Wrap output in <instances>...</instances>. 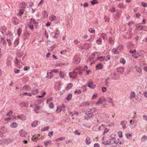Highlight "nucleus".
Instances as JSON below:
<instances>
[{"label": "nucleus", "instance_id": "23", "mask_svg": "<svg viewBox=\"0 0 147 147\" xmlns=\"http://www.w3.org/2000/svg\"><path fill=\"white\" fill-rule=\"evenodd\" d=\"M38 124V121L36 120H35L32 123L31 125L32 126L35 127H36Z\"/></svg>", "mask_w": 147, "mask_h": 147}, {"label": "nucleus", "instance_id": "19", "mask_svg": "<svg viewBox=\"0 0 147 147\" xmlns=\"http://www.w3.org/2000/svg\"><path fill=\"white\" fill-rule=\"evenodd\" d=\"M127 123V122L125 121H122L121 122V125H122V127L123 129L126 128V125Z\"/></svg>", "mask_w": 147, "mask_h": 147}, {"label": "nucleus", "instance_id": "61", "mask_svg": "<svg viewBox=\"0 0 147 147\" xmlns=\"http://www.w3.org/2000/svg\"><path fill=\"white\" fill-rule=\"evenodd\" d=\"M51 71L52 72V73L53 72L55 73H57L59 72V70L57 69H54L51 70Z\"/></svg>", "mask_w": 147, "mask_h": 147}, {"label": "nucleus", "instance_id": "53", "mask_svg": "<svg viewBox=\"0 0 147 147\" xmlns=\"http://www.w3.org/2000/svg\"><path fill=\"white\" fill-rule=\"evenodd\" d=\"M118 6L120 8H123L124 7V5L123 3H119Z\"/></svg>", "mask_w": 147, "mask_h": 147}, {"label": "nucleus", "instance_id": "12", "mask_svg": "<svg viewBox=\"0 0 147 147\" xmlns=\"http://www.w3.org/2000/svg\"><path fill=\"white\" fill-rule=\"evenodd\" d=\"M110 140H108L106 138H103L102 139V143L105 145H107L110 144H109Z\"/></svg>", "mask_w": 147, "mask_h": 147}, {"label": "nucleus", "instance_id": "7", "mask_svg": "<svg viewBox=\"0 0 147 147\" xmlns=\"http://www.w3.org/2000/svg\"><path fill=\"white\" fill-rule=\"evenodd\" d=\"M81 59L77 56H75L73 59V61L74 63L77 64L80 62Z\"/></svg>", "mask_w": 147, "mask_h": 147}, {"label": "nucleus", "instance_id": "38", "mask_svg": "<svg viewBox=\"0 0 147 147\" xmlns=\"http://www.w3.org/2000/svg\"><path fill=\"white\" fill-rule=\"evenodd\" d=\"M20 106L22 107H26L27 106V105L25 102H22L21 104H20Z\"/></svg>", "mask_w": 147, "mask_h": 147}, {"label": "nucleus", "instance_id": "9", "mask_svg": "<svg viewBox=\"0 0 147 147\" xmlns=\"http://www.w3.org/2000/svg\"><path fill=\"white\" fill-rule=\"evenodd\" d=\"M61 85L62 84L61 82H59L57 83L55 87V89L57 90H59L61 88Z\"/></svg>", "mask_w": 147, "mask_h": 147}, {"label": "nucleus", "instance_id": "41", "mask_svg": "<svg viewBox=\"0 0 147 147\" xmlns=\"http://www.w3.org/2000/svg\"><path fill=\"white\" fill-rule=\"evenodd\" d=\"M118 49L120 51H121L123 49V46L122 45H120L118 47Z\"/></svg>", "mask_w": 147, "mask_h": 147}, {"label": "nucleus", "instance_id": "21", "mask_svg": "<svg viewBox=\"0 0 147 147\" xmlns=\"http://www.w3.org/2000/svg\"><path fill=\"white\" fill-rule=\"evenodd\" d=\"M136 94L134 91H132L130 93V98L131 99H133L135 98Z\"/></svg>", "mask_w": 147, "mask_h": 147}, {"label": "nucleus", "instance_id": "40", "mask_svg": "<svg viewBox=\"0 0 147 147\" xmlns=\"http://www.w3.org/2000/svg\"><path fill=\"white\" fill-rule=\"evenodd\" d=\"M35 23V21L34 19H31L30 20L29 24H33Z\"/></svg>", "mask_w": 147, "mask_h": 147}, {"label": "nucleus", "instance_id": "27", "mask_svg": "<svg viewBox=\"0 0 147 147\" xmlns=\"http://www.w3.org/2000/svg\"><path fill=\"white\" fill-rule=\"evenodd\" d=\"M97 59L100 61H102L104 60H105L106 61H107V59H105V57H98L97 58Z\"/></svg>", "mask_w": 147, "mask_h": 147}, {"label": "nucleus", "instance_id": "39", "mask_svg": "<svg viewBox=\"0 0 147 147\" xmlns=\"http://www.w3.org/2000/svg\"><path fill=\"white\" fill-rule=\"evenodd\" d=\"M120 62L123 64H124L125 63V59L123 58H121L120 59Z\"/></svg>", "mask_w": 147, "mask_h": 147}, {"label": "nucleus", "instance_id": "24", "mask_svg": "<svg viewBox=\"0 0 147 147\" xmlns=\"http://www.w3.org/2000/svg\"><path fill=\"white\" fill-rule=\"evenodd\" d=\"M18 125V123L16 122H14L12 123L10 125V127L12 128H15Z\"/></svg>", "mask_w": 147, "mask_h": 147}, {"label": "nucleus", "instance_id": "42", "mask_svg": "<svg viewBox=\"0 0 147 147\" xmlns=\"http://www.w3.org/2000/svg\"><path fill=\"white\" fill-rule=\"evenodd\" d=\"M72 97V95L71 94H69L68 95L66 99L68 100H70Z\"/></svg>", "mask_w": 147, "mask_h": 147}, {"label": "nucleus", "instance_id": "1", "mask_svg": "<svg viewBox=\"0 0 147 147\" xmlns=\"http://www.w3.org/2000/svg\"><path fill=\"white\" fill-rule=\"evenodd\" d=\"M110 142L109 144H116L120 145L121 143L120 142L119 139H117V140L114 137H111L109 139Z\"/></svg>", "mask_w": 147, "mask_h": 147}, {"label": "nucleus", "instance_id": "37", "mask_svg": "<svg viewBox=\"0 0 147 147\" xmlns=\"http://www.w3.org/2000/svg\"><path fill=\"white\" fill-rule=\"evenodd\" d=\"M53 98L52 97H51L48 98L47 100V103L49 104L50 102H51L53 100Z\"/></svg>", "mask_w": 147, "mask_h": 147}, {"label": "nucleus", "instance_id": "17", "mask_svg": "<svg viewBox=\"0 0 147 147\" xmlns=\"http://www.w3.org/2000/svg\"><path fill=\"white\" fill-rule=\"evenodd\" d=\"M34 112L37 113L39 112V109H40V107L36 105H35L34 106Z\"/></svg>", "mask_w": 147, "mask_h": 147}, {"label": "nucleus", "instance_id": "2", "mask_svg": "<svg viewBox=\"0 0 147 147\" xmlns=\"http://www.w3.org/2000/svg\"><path fill=\"white\" fill-rule=\"evenodd\" d=\"M80 69V67H77L75 69L73 72L70 73L69 74V75L70 77L73 78H76L77 76V70L78 69L79 70Z\"/></svg>", "mask_w": 147, "mask_h": 147}, {"label": "nucleus", "instance_id": "22", "mask_svg": "<svg viewBox=\"0 0 147 147\" xmlns=\"http://www.w3.org/2000/svg\"><path fill=\"white\" fill-rule=\"evenodd\" d=\"M85 142H86L87 145H89L91 143V140L90 138L87 137L86 138L85 140Z\"/></svg>", "mask_w": 147, "mask_h": 147}, {"label": "nucleus", "instance_id": "57", "mask_svg": "<svg viewBox=\"0 0 147 147\" xmlns=\"http://www.w3.org/2000/svg\"><path fill=\"white\" fill-rule=\"evenodd\" d=\"M75 94L78 93L79 94H81V90H77L74 92Z\"/></svg>", "mask_w": 147, "mask_h": 147}, {"label": "nucleus", "instance_id": "50", "mask_svg": "<svg viewBox=\"0 0 147 147\" xmlns=\"http://www.w3.org/2000/svg\"><path fill=\"white\" fill-rule=\"evenodd\" d=\"M89 31L91 33H94L95 32V30L93 28H90L89 30Z\"/></svg>", "mask_w": 147, "mask_h": 147}, {"label": "nucleus", "instance_id": "32", "mask_svg": "<svg viewBox=\"0 0 147 147\" xmlns=\"http://www.w3.org/2000/svg\"><path fill=\"white\" fill-rule=\"evenodd\" d=\"M38 90L37 89L33 90L32 91V93L33 95H36L38 94Z\"/></svg>", "mask_w": 147, "mask_h": 147}, {"label": "nucleus", "instance_id": "55", "mask_svg": "<svg viewBox=\"0 0 147 147\" xmlns=\"http://www.w3.org/2000/svg\"><path fill=\"white\" fill-rule=\"evenodd\" d=\"M97 97V94H94L93 96L92 97V99H95Z\"/></svg>", "mask_w": 147, "mask_h": 147}, {"label": "nucleus", "instance_id": "64", "mask_svg": "<svg viewBox=\"0 0 147 147\" xmlns=\"http://www.w3.org/2000/svg\"><path fill=\"white\" fill-rule=\"evenodd\" d=\"M20 71V69H18L16 68L14 70V72L16 74H18L19 73Z\"/></svg>", "mask_w": 147, "mask_h": 147}, {"label": "nucleus", "instance_id": "16", "mask_svg": "<svg viewBox=\"0 0 147 147\" xmlns=\"http://www.w3.org/2000/svg\"><path fill=\"white\" fill-rule=\"evenodd\" d=\"M52 141L50 140L45 141L44 142V144L45 146L47 147L49 145H51L52 144Z\"/></svg>", "mask_w": 147, "mask_h": 147}, {"label": "nucleus", "instance_id": "56", "mask_svg": "<svg viewBox=\"0 0 147 147\" xmlns=\"http://www.w3.org/2000/svg\"><path fill=\"white\" fill-rule=\"evenodd\" d=\"M22 30L20 28L18 30V34L19 36H20Z\"/></svg>", "mask_w": 147, "mask_h": 147}, {"label": "nucleus", "instance_id": "58", "mask_svg": "<svg viewBox=\"0 0 147 147\" xmlns=\"http://www.w3.org/2000/svg\"><path fill=\"white\" fill-rule=\"evenodd\" d=\"M101 37L105 39L107 37V35L105 33H103L101 34Z\"/></svg>", "mask_w": 147, "mask_h": 147}, {"label": "nucleus", "instance_id": "34", "mask_svg": "<svg viewBox=\"0 0 147 147\" xmlns=\"http://www.w3.org/2000/svg\"><path fill=\"white\" fill-rule=\"evenodd\" d=\"M135 68H136V70L139 73H141L142 72V69L140 67H137V66H136Z\"/></svg>", "mask_w": 147, "mask_h": 147}, {"label": "nucleus", "instance_id": "62", "mask_svg": "<svg viewBox=\"0 0 147 147\" xmlns=\"http://www.w3.org/2000/svg\"><path fill=\"white\" fill-rule=\"evenodd\" d=\"M105 129L104 130V131L103 132V134H105L106 133H107L109 131V129H108L107 128H105Z\"/></svg>", "mask_w": 147, "mask_h": 147}, {"label": "nucleus", "instance_id": "4", "mask_svg": "<svg viewBox=\"0 0 147 147\" xmlns=\"http://www.w3.org/2000/svg\"><path fill=\"white\" fill-rule=\"evenodd\" d=\"M21 6H22V7L23 8L20 9L19 11L18 15H19L20 16H21L24 13V9L26 7V5L24 3H22L21 4Z\"/></svg>", "mask_w": 147, "mask_h": 147}, {"label": "nucleus", "instance_id": "47", "mask_svg": "<svg viewBox=\"0 0 147 147\" xmlns=\"http://www.w3.org/2000/svg\"><path fill=\"white\" fill-rule=\"evenodd\" d=\"M19 43V41L18 39H16L15 40L14 42V44L15 45V47H16L17 46Z\"/></svg>", "mask_w": 147, "mask_h": 147}, {"label": "nucleus", "instance_id": "59", "mask_svg": "<svg viewBox=\"0 0 147 147\" xmlns=\"http://www.w3.org/2000/svg\"><path fill=\"white\" fill-rule=\"evenodd\" d=\"M91 3L92 4L94 5L98 3V1L97 0H93L91 1Z\"/></svg>", "mask_w": 147, "mask_h": 147}, {"label": "nucleus", "instance_id": "11", "mask_svg": "<svg viewBox=\"0 0 147 147\" xmlns=\"http://www.w3.org/2000/svg\"><path fill=\"white\" fill-rule=\"evenodd\" d=\"M20 135L21 137H25L27 135V133L24 130H22L20 131L19 132Z\"/></svg>", "mask_w": 147, "mask_h": 147}, {"label": "nucleus", "instance_id": "35", "mask_svg": "<svg viewBox=\"0 0 147 147\" xmlns=\"http://www.w3.org/2000/svg\"><path fill=\"white\" fill-rule=\"evenodd\" d=\"M136 27L138 29L140 30H142L143 28V26L138 24H137L136 25Z\"/></svg>", "mask_w": 147, "mask_h": 147}, {"label": "nucleus", "instance_id": "18", "mask_svg": "<svg viewBox=\"0 0 147 147\" xmlns=\"http://www.w3.org/2000/svg\"><path fill=\"white\" fill-rule=\"evenodd\" d=\"M70 115L71 116H76L78 114V113L75 111H74L73 112H70L69 113Z\"/></svg>", "mask_w": 147, "mask_h": 147}, {"label": "nucleus", "instance_id": "63", "mask_svg": "<svg viewBox=\"0 0 147 147\" xmlns=\"http://www.w3.org/2000/svg\"><path fill=\"white\" fill-rule=\"evenodd\" d=\"M142 5L144 7H146L147 6V3L144 2H142L141 3Z\"/></svg>", "mask_w": 147, "mask_h": 147}, {"label": "nucleus", "instance_id": "29", "mask_svg": "<svg viewBox=\"0 0 147 147\" xmlns=\"http://www.w3.org/2000/svg\"><path fill=\"white\" fill-rule=\"evenodd\" d=\"M49 18L51 21H53L56 19V17L54 15H52L49 17Z\"/></svg>", "mask_w": 147, "mask_h": 147}, {"label": "nucleus", "instance_id": "46", "mask_svg": "<svg viewBox=\"0 0 147 147\" xmlns=\"http://www.w3.org/2000/svg\"><path fill=\"white\" fill-rule=\"evenodd\" d=\"M147 140V137L145 136H143L141 138V140L142 141L144 142L146 141Z\"/></svg>", "mask_w": 147, "mask_h": 147}, {"label": "nucleus", "instance_id": "14", "mask_svg": "<svg viewBox=\"0 0 147 147\" xmlns=\"http://www.w3.org/2000/svg\"><path fill=\"white\" fill-rule=\"evenodd\" d=\"M73 84L71 83H69L67 84L65 88V90L66 91H68L73 86Z\"/></svg>", "mask_w": 147, "mask_h": 147}, {"label": "nucleus", "instance_id": "26", "mask_svg": "<svg viewBox=\"0 0 147 147\" xmlns=\"http://www.w3.org/2000/svg\"><path fill=\"white\" fill-rule=\"evenodd\" d=\"M112 51L113 53L115 54H118L119 53V52L118 50L114 48L112 50Z\"/></svg>", "mask_w": 147, "mask_h": 147}, {"label": "nucleus", "instance_id": "60", "mask_svg": "<svg viewBox=\"0 0 147 147\" xmlns=\"http://www.w3.org/2000/svg\"><path fill=\"white\" fill-rule=\"evenodd\" d=\"M80 42V41L78 39H76L74 40V44L76 45H77Z\"/></svg>", "mask_w": 147, "mask_h": 147}, {"label": "nucleus", "instance_id": "33", "mask_svg": "<svg viewBox=\"0 0 147 147\" xmlns=\"http://www.w3.org/2000/svg\"><path fill=\"white\" fill-rule=\"evenodd\" d=\"M48 104H49V107L50 109H53L54 108V105L53 102H50Z\"/></svg>", "mask_w": 147, "mask_h": 147}, {"label": "nucleus", "instance_id": "20", "mask_svg": "<svg viewBox=\"0 0 147 147\" xmlns=\"http://www.w3.org/2000/svg\"><path fill=\"white\" fill-rule=\"evenodd\" d=\"M102 100L101 98H100L98 101L95 103V105L96 106H98L100 104H102Z\"/></svg>", "mask_w": 147, "mask_h": 147}, {"label": "nucleus", "instance_id": "36", "mask_svg": "<svg viewBox=\"0 0 147 147\" xmlns=\"http://www.w3.org/2000/svg\"><path fill=\"white\" fill-rule=\"evenodd\" d=\"M109 79V78H108L106 79L105 80V85L106 86H109L110 85H109V83L108 81V80Z\"/></svg>", "mask_w": 147, "mask_h": 147}, {"label": "nucleus", "instance_id": "54", "mask_svg": "<svg viewBox=\"0 0 147 147\" xmlns=\"http://www.w3.org/2000/svg\"><path fill=\"white\" fill-rule=\"evenodd\" d=\"M11 119L10 117H7L5 119V120L6 121V123H8L9 121Z\"/></svg>", "mask_w": 147, "mask_h": 147}, {"label": "nucleus", "instance_id": "43", "mask_svg": "<svg viewBox=\"0 0 147 147\" xmlns=\"http://www.w3.org/2000/svg\"><path fill=\"white\" fill-rule=\"evenodd\" d=\"M49 126H47L46 127H45L43 128H42L41 129V131H45L48 130L49 129Z\"/></svg>", "mask_w": 147, "mask_h": 147}, {"label": "nucleus", "instance_id": "52", "mask_svg": "<svg viewBox=\"0 0 147 147\" xmlns=\"http://www.w3.org/2000/svg\"><path fill=\"white\" fill-rule=\"evenodd\" d=\"M109 43L111 45H113L114 44V42L112 38H110L109 39Z\"/></svg>", "mask_w": 147, "mask_h": 147}, {"label": "nucleus", "instance_id": "49", "mask_svg": "<svg viewBox=\"0 0 147 147\" xmlns=\"http://www.w3.org/2000/svg\"><path fill=\"white\" fill-rule=\"evenodd\" d=\"M107 101L108 102L110 103H113V101L112 99L110 98H108Z\"/></svg>", "mask_w": 147, "mask_h": 147}, {"label": "nucleus", "instance_id": "13", "mask_svg": "<svg viewBox=\"0 0 147 147\" xmlns=\"http://www.w3.org/2000/svg\"><path fill=\"white\" fill-rule=\"evenodd\" d=\"M11 22L13 24L16 25L18 23L19 21L16 18L14 17L12 19Z\"/></svg>", "mask_w": 147, "mask_h": 147}, {"label": "nucleus", "instance_id": "5", "mask_svg": "<svg viewBox=\"0 0 147 147\" xmlns=\"http://www.w3.org/2000/svg\"><path fill=\"white\" fill-rule=\"evenodd\" d=\"M65 110V106L63 104L62 105H59L57 107L56 111L57 113H59L62 111H64Z\"/></svg>", "mask_w": 147, "mask_h": 147}, {"label": "nucleus", "instance_id": "15", "mask_svg": "<svg viewBox=\"0 0 147 147\" xmlns=\"http://www.w3.org/2000/svg\"><path fill=\"white\" fill-rule=\"evenodd\" d=\"M17 117L20 119L22 121H25L26 120L27 117L23 115H19Z\"/></svg>", "mask_w": 147, "mask_h": 147}, {"label": "nucleus", "instance_id": "48", "mask_svg": "<svg viewBox=\"0 0 147 147\" xmlns=\"http://www.w3.org/2000/svg\"><path fill=\"white\" fill-rule=\"evenodd\" d=\"M1 41L3 45H5L6 44V41L4 38H1Z\"/></svg>", "mask_w": 147, "mask_h": 147}, {"label": "nucleus", "instance_id": "45", "mask_svg": "<svg viewBox=\"0 0 147 147\" xmlns=\"http://www.w3.org/2000/svg\"><path fill=\"white\" fill-rule=\"evenodd\" d=\"M126 137L128 139L129 138L132 136L131 134L127 133L125 134Z\"/></svg>", "mask_w": 147, "mask_h": 147}, {"label": "nucleus", "instance_id": "30", "mask_svg": "<svg viewBox=\"0 0 147 147\" xmlns=\"http://www.w3.org/2000/svg\"><path fill=\"white\" fill-rule=\"evenodd\" d=\"M23 89L25 90H28L31 89L30 86H28L25 85L23 87Z\"/></svg>", "mask_w": 147, "mask_h": 147}, {"label": "nucleus", "instance_id": "8", "mask_svg": "<svg viewBox=\"0 0 147 147\" xmlns=\"http://www.w3.org/2000/svg\"><path fill=\"white\" fill-rule=\"evenodd\" d=\"M40 136V134H38L37 135L35 134L32 137V140L33 142H36L37 141L39 140L40 138H39Z\"/></svg>", "mask_w": 147, "mask_h": 147}, {"label": "nucleus", "instance_id": "28", "mask_svg": "<svg viewBox=\"0 0 147 147\" xmlns=\"http://www.w3.org/2000/svg\"><path fill=\"white\" fill-rule=\"evenodd\" d=\"M65 75V74L63 72L61 71L60 72L59 76L61 78H64Z\"/></svg>", "mask_w": 147, "mask_h": 147}, {"label": "nucleus", "instance_id": "44", "mask_svg": "<svg viewBox=\"0 0 147 147\" xmlns=\"http://www.w3.org/2000/svg\"><path fill=\"white\" fill-rule=\"evenodd\" d=\"M104 125L103 124H102V125L99 127H98V129L100 130H101L105 129Z\"/></svg>", "mask_w": 147, "mask_h": 147}, {"label": "nucleus", "instance_id": "25", "mask_svg": "<svg viewBox=\"0 0 147 147\" xmlns=\"http://www.w3.org/2000/svg\"><path fill=\"white\" fill-rule=\"evenodd\" d=\"M53 76V73L51 71L50 72L48 73L47 74V77L49 78H51Z\"/></svg>", "mask_w": 147, "mask_h": 147}, {"label": "nucleus", "instance_id": "3", "mask_svg": "<svg viewBox=\"0 0 147 147\" xmlns=\"http://www.w3.org/2000/svg\"><path fill=\"white\" fill-rule=\"evenodd\" d=\"M95 111V109L93 107L91 109H89L86 111V113L87 115H90V117H92L93 116V113Z\"/></svg>", "mask_w": 147, "mask_h": 147}, {"label": "nucleus", "instance_id": "10", "mask_svg": "<svg viewBox=\"0 0 147 147\" xmlns=\"http://www.w3.org/2000/svg\"><path fill=\"white\" fill-rule=\"evenodd\" d=\"M30 36V34L27 31L25 32L23 34V38L24 39L28 38Z\"/></svg>", "mask_w": 147, "mask_h": 147}, {"label": "nucleus", "instance_id": "31", "mask_svg": "<svg viewBox=\"0 0 147 147\" xmlns=\"http://www.w3.org/2000/svg\"><path fill=\"white\" fill-rule=\"evenodd\" d=\"M96 69H101L102 68V65L101 63H99L96 66Z\"/></svg>", "mask_w": 147, "mask_h": 147}, {"label": "nucleus", "instance_id": "51", "mask_svg": "<svg viewBox=\"0 0 147 147\" xmlns=\"http://www.w3.org/2000/svg\"><path fill=\"white\" fill-rule=\"evenodd\" d=\"M59 30H57L56 31V32L55 34V36L54 37L56 38H57L58 37V35H59Z\"/></svg>", "mask_w": 147, "mask_h": 147}, {"label": "nucleus", "instance_id": "6", "mask_svg": "<svg viewBox=\"0 0 147 147\" xmlns=\"http://www.w3.org/2000/svg\"><path fill=\"white\" fill-rule=\"evenodd\" d=\"M88 86L91 89H94L96 87V85L93 83L91 80L88 82Z\"/></svg>", "mask_w": 147, "mask_h": 147}]
</instances>
